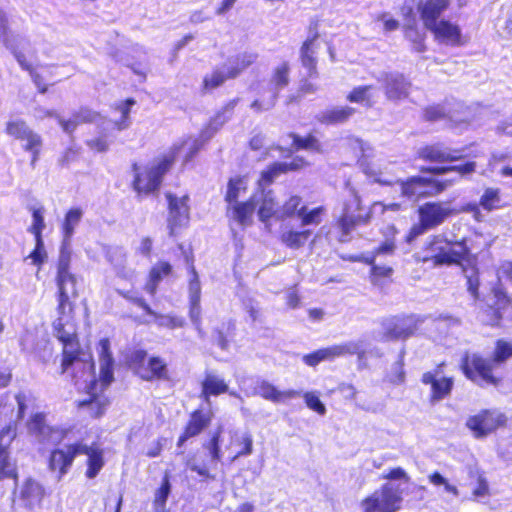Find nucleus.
I'll use <instances>...</instances> for the list:
<instances>
[{
  "label": "nucleus",
  "instance_id": "c85d7f7f",
  "mask_svg": "<svg viewBox=\"0 0 512 512\" xmlns=\"http://www.w3.org/2000/svg\"><path fill=\"white\" fill-rule=\"evenodd\" d=\"M10 432V426H6L0 430V480L14 479L17 480L18 472L16 466L11 462L10 444L3 443V438Z\"/></svg>",
  "mask_w": 512,
  "mask_h": 512
},
{
  "label": "nucleus",
  "instance_id": "7ed1b4c3",
  "mask_svg": "<svg viewBox=\"0 0 512 512\" xmlns=\"http://www.w3.org/2000/svg\"><path fill=\"white\" fill-rule=\"evenodd\" d=\"M68 434L69 429L60 431L58 444L50 451L48 457L49 469L57 472L61 478L69 472L76 457L85 455V477L96 478L105 466L104 449L96 442L88 445L81 439L69 441Z\"/></svg>",
  "mask_w": 512,
  "mask_h": 512
},
{
  "label": "nucleus",
  "instance_id": "dca6fc26",
  "mask_svg": "<svg viewBox=\"0 0 512 512\" xmlns=\"http://www.w3.org/2000/svg\"><path fill=\"white\" fill-rule=\"evenodd\" d=\"M309 165L302 156H294L290 162L274 161L267 165L259 174L256 181L257 188L264 191L270 187L278 177L289 172H298Z\"/></svg>",
  "mask_w": 512,
  "mask_h": 512
},
{
  "label": "nucleus",
  "instance_id": "7c9ffc66",
  "mask_svg": "<svg viewBox=\"0 0 512 512\" xmlns=\"http://www.w3.org/2000/svg\"><path fill=\"white\" fill-rule=\"evenodd\" d=\"M356 110L350 106H335L322 111L317 121L325 126L340 125L348 122Z\"/></svg>",
  "mask_w": 512,
  "mask_h": 512
},
{
  "label": "nucleus",
  "instance_id": "8fccbe9b",
  "mask_svg": "<svg viewBox=\"0 0 512 512\" xmlns=\"http://www.w3.org/2000/svg\"><path fill=\"white\" fill-rule=\"evenodd\" d=\"M86 146L94 153H106L111 144L110 137L103 132L85 142Z\"/></svg>",
  "mask_w": 512,
  "mask_h": 512
},
{
  "label": "nucleus",
  "instance_id": "f257e3e1",
  "mask_svg": "<svg viewBox=\"0 0 512 512\" xmlns=\"http://www.w3.org/2000/svg\"><path fill=\"white\" fill-rule=\"evenodd\" d=\"M415 158L422 162L434 164L419 167V175L409 176L399 180L400 195L408 200L418 202L423 199L435 198L444 193L452 181L436 176L456 173L466 177L476 171L475 161H465L454 164L464 158L462 150H449L440 143H430L420 147Z\"/></svg>",
  "mask_w": 512,
  "mask_h": 512
},
{
  "label": "nucleus",
  "instance_id": "f8f14e48",
  "mask_svg": "<svg viewBox=\"0 0 512 512\" xmlns=\"http://www.w3.org/2000/svg\"><path fill=\"white\" fill-rule=\"evenodd\" d=\"M5 132L13 139L23 142L22 149L30 154V166L34 169L44 146L42 136L31 129L23 119L9 120Z\"/></svg>",
  "mask_w": 512,
  "mask_h": 512
},
{
  "label": "nucleus",
  "instance_id": "338daca9",
  "mask_svg": "<svg viewBox=\"0 0 512 512\" xmlns=\"http://www.w3.org/2000/svg\"><path fill=\"white\" fill-rule=\"evenodd\" d=\"M186 467L190 471L195 472L197 475L201 476L206 480H213L215 478L214 475L210 473L209 469L206 466H200L194 463L187 462Z\"/></svg>",
  "mask_w": 512,
  "mask_h": 512
},
{
  "label": "nucleus",
  "instance_id": "a18cd8bd",
  "mask_svg": "<svg viewBox=\"0 0 512 512\" xmlns=\"http://www.w3.org/2000/svg\"><path fill=\"white\" fill-rule=\"evenodd\" d=\"M290 66L289 63L284 61L276 66L272 72L271 82L277 88L286 87L289 82Z\"/></svg>",
  "mask_w": 512,
  "mask_h": 512
},
{
  "label": "nucleus",
  "instance_id": "5701e85b",
  "mask_svg": "<svg viewBox=\"0 0 512 512\" xmlns=\"http://www.w3.org/2000/svg\"><path fill=\"white\" fill-rule=\"evenodd\" d=\"M98 382L92 380L87 386V393L89 397L87 399L77 402L78 409H86L87 415L91 419L101 418L110 404V400L101 391H97Z\"/></svg>",
  "mask_w": 512,
  "mask_h": 512
},
{
  "label": "nucleus",
  "instance_id": "09e8293b",
  "mask_svg": "<svg viewBox=\"0 0 512 512\" xmlns=\"http://www.w3.org/2000/svg\"><path fill=\"white\" fill-rule=\"evenodd\" d=\"M373 85H361L354 87L346 96L347 101L351 103H366L371 104L370 91Z\"/></svg>",
  "mask_w": 512,
  "mask_h": 512
},
{
  "label": "nucleus",
  "instance_id": "774afa93",
  "mask_svg": "<svg viewBox=\"0 0 512 512\" xmlns=\"http://www.w3.org/2000/svg\"><path fill=\"white\" fill-rule=\"evenodd\" d=\"M166 442V439L163 437L158 438L152 445L151 448H149L145 455L148 458H156L159 457L163 451L164 444Z\"/></svg>",
  "mask_w": 512,
  "mask_h": 512
},
{
  "label": "nucleus",
  "instance_id": "20e7f679",
  "mask_svg": "<svg viewBox=\"0 0 512 512\" xmlns=\"http://www.w3.org/2000/svg\"><path fill=\"white\" fill-rule=\"evenodd\" d=\"M415 259L419 263L442 267L460 265L464 261L476 260V257L467 237L450 240L445 233H436L425 240Z\"/></svg>",
  "mask_w": 512,
  "mask_h": 512
},
{
  "label": "nucleus",
  "instance_id": "39448f33",
  "mask_svg": "<svg viewBox=\"0 0 512 512\" xmlns=\"http://www.w3.org/2000/svg\"><path fill=\"white\" fill-rule=\"evenodd\" d=\"M185 142L173 146L167 153L162 154L153 164H131L132 179L130 186L139 199L158 195L165 175L173 167L179 151Z\"/></svg>",
  "mask_w": 512,
  "mask_h": 512
},
{
  "label": "nucleus",
  "instance_id": "a19ab883",
  "mask_svg": "<svg viewBox=\"0 0 512 512\" xmlns=\"http://www.w3.org/2000/svg\"><path fill=\"white\" fill-rule=\"evenodd\" d=\"M136 101L133 98H127L115 105V109L120 112L121 118L115 121L114 126L117 130H125L130 125V111Z\"/></svg>",
  "mask_w": 512,
  "mask_h": 512
},
{
  "label": "nucleus",
  "instance_id": "37998d69",
  "mask_svg": "<svg viewBox=\"0 0 512 512\" xmlns=\"http://www.w3.org/2000/svg\"><path fill=\"white\" fill-rule=\"evenodd\" d=\"M32 224L28 228V232L31 233L34 238H43L42 233L45 229L44 221V208L43 207H31Z\"/></svg>",
  "mask_w": 512,
  "mask_h": 512
},
{
  "label": "nucleus",
  "instance_id": "864d4df0",
  "mask_svg": "<svg viewBox=\"0 0 512 512\" xmlns=\"http://www.w3.org/2000/svg\"><path fill=\"white\" fill-rule=\"evenodd\" d=\"M466 289L474 300L480 299V273L479 270L474 267L471 274L466 275Z\"/></svg>",
  "mask_w": 512,
  "mask_h": 512
},
{
  "label": "nucleus",
  "instance_id": "c9c22d12",
  "mask_svg": "<svg viewBox=\"0 0 512 512\" xmlns=\"http://www.w3.org/2000/svg\"><path fill=\"white\" fill-rule=\"evenodd\" d=\"M258 218L263 223H268L272 218L278 220L279 206L275 197L271 195V191L266 193L260 200L258 210Z\"/></svg>",
  "mask_w": 512,
  "mask_h": 512
},
{
  "label": "nucleus",
  "instance_id": "f3484780",
  "mask_svg": "<svg viewBox=\"0 0 512 512\" xmlns=\"http://www.w3.org/2000/svg\"><path fill=\"white\" fill-rule=\"evenodd\" d=\"M507 203L502 198L501 189L497 187H486L481 194L478 203L469 202L462 206V212L470 213L476 222L483 221L482 210L490 213L504 209Z\"/></svg>",
  "mask_w": 512,
  "mask_h": 512
},
{
  "label": "nucleus",
  "instance_id": "79ce46f5",
  "mask_svg": "<svg viewBox=\"0 0 512 512\" xmlns=\"http://www.w3.org/2000/svg\"><path fill=\"white\" fill-rule=\"evenodd\" d=\"M82 211L80 208H71L65 214L64 221L62 223V232L65 238H70L74 233L75 227L80 222Z\"/></svg>",
  "mask_w": 512,
  "mask_h": 512
},
{
  "label": "nucleus",
  "instance_id": "473e14b6",
  "mask_svg": "<svg viewBox=\"0 0 512 512\" xmlns=\"http://www.w3.org/2000/svg\"><path fill=\"white\" fill-rule=\"evenodd\" d=\"M173 273V266L165 260H160L156 264H154L149 272L147 281L145 283L144 289L151 296L156 294L159 283L165 278Z\"/></svg>",
  "mask_w": 512,
  "mask_h": 512
},
{
  "label": "nucleus",
  "instance_id": "e433bc0d",
  "mask_svg": "<svg viewBox=\"0 0 512 512\" xmlns=\"http://www.w3.org/2000/svg\"><path fill=\"white\" fill-rule=\"evenodd\" d=\"M312 235L310 229L295 230L289 229L283 231L279 239L280 241L290 249H299L303 247Z\"/></svg>",
  "mask_w": 512,
  "mask_h": 512
},
{
  "label": "nucleus",
  "instance_id": "c756f323",
  "mask_svg": "<svg viewBox=\"0 0 512 512\" xmlns=\"http://www.w3.org/2000/svg\"><path fill=\"white\" fill-rule=\"evenodd\" d=\"M450 0H426L420 7V17L426 29L439 22V17L449 7Z\"/></svg>",
  "mask_w": 512,
  "mask_h": 512
},
{
  "label": "nucleus",
  "instance_id": "6e6d98bb",
  "mask_svg": "<svg viewBox=\"0 0 512 512\" xmlns=\"http://www.w3.org/2000/svg\"><path fill=\"white\" fill-rule=\"evenodd\" d=\"M304 398L306 406L313 410L314 412L318 413L319 415H324L326 413V407L321 402L318 395L314 392H301V396Z\"/></svg>",
  "mask_w": 512,
  "mask_h": 512
},
{
  "label": "nucleus",
  "instance_id": "1a4fd4ad",
  "mask_svg": "<svg viewBox=\"0 0 512 512\" xmlns=\"http://www.w3.org/2000/svg\"><path fill=\"white\" fill-rule=\"evenodd\" d=\"M492 303H485L480 307L484 325L491 328H500L504 320L512 322V296L502 286L491 289Z\"/></svg>",
  "mask_w": 512,
  "mask_h": 512
},
{
  "label": "nucleus",
  "instance_id": "6e6552de",
  "mask_svg": "<svg viewBox=\"0 0 512 512\" xmlns=\"http://www.w3.org/2000/svg\"><path fill=\"white\" fill-rule=\"evenodd\" d=\"M421 318L413 313L391 315L381 321L383 342L406 341L418 333Z\"/></svg>",
  "mask_w": 512,
  "mask_h": 512
},
{
  "label": "nucleus",
  "instance_id": "49530a36",
  "mask_svg": "<svg viewBox=\"0 0 512 512\" xmlns=\"http://www.w3.org/2000/svg\"><path fill=\"white\" fill-rule=\"evenodd\" d=\"M114 361L100 362L99 379H96L100 385V391L105 389L114 381Z\"/></svg>",
  "mask_w": 512,
  "mask_h": 512
},
{
  "label": "nucleus",
  "instance_id": "c03bdc74",
  "mask_svg": "<svg viewBox=\"0 0 512 512\" xmlns=\"http://www.w3.org/2000/svg\"><path fill=\"white\" fill-rule=\"evenodd\" d=\"M365 264L370 265V278L373 282L389 279L393 275V268L390 266L376 265L374 256L366 258Z\"/></svg>",
  "mask_w": 512,
  "mask_h": 512
},
{
  "label": "nucleus",
  "instance_id": "ea45409f",
  "mask_svg": "<svg viewBox=\"0 0 512 512\" xmlns=\"http://www.w3.org/2000/svg\"><path fill=\"white\" fill-rule=\"evenodd\" d=\"M493 362L500 367L512 358V341L507 339H497L490 357Z\"/></svg>",
  "mask_w": 512,
  "mask_h": 512
},
{
  "label": "nucleus",
  "instance_id": "13d9d810",
  "mask_svg": "<svg viewBox=\"0 0 512 512\" xmlns=\"http://www.w3.org/2000/svg\"><path fill=\"white\" fill-rule=\"evenodd\" d=\"M0 41L8 46L11 41V30L7 13L0 9Z\"/></svg>",
  "mask_w": 512,
  "mask_h": 512
},
{
  "label": "nucleus",
  "instance_id": "680f3d73",
  "mask_svg": "<svg viewBox=\"0 0 512 512\" xmlns=\"http://www.w3.org/2000/svg\"><path fill=\"white\" fill-rule=\"evenodd\" d=\"M430 229L428 226L419 220L417 223L413 224L410 229L407 231L404 241L408 244H411L416 238L423 235Z\"/></svg>",
  "mask_w": 512,
  "mask_h": 512
},
{
  "label": "nucleus",
  "instance_id": "5fc2aeb1",
  "mask_svg": "<svg viewBox=\"0 0 512 512\" xmlns=\"http://www.w3.org/2000/svg\"><path fill=\"white\" fill-rule=\"evenodd\" d=\"M34 240L35 247L28 255V258L31 259L33 265L40 268L44 264L47 258V254L45 251L43 238H34Z\"/></svg>",
  "mask_w": 512,
  "mask_h": 512
},
{
  "label": "nucleus",
  "instance_id": "6ab92c4d",
  "mask_svg": "<svg viewBox=\"0 0 512 512\" xmlns=\"http://www.w3.org/2000/svg\"><path fill=\"white\" fill-rule=\"evenodd\" d=\"M458 212L457 209L447 206L442 201H428L417 208L418 219L424 222L430 230L439 227Z\"/></svg>",
  "mask_w": 512,
  "mask_h": 512
},
{
  "label": "nucleus",
  "instance_id": "052dcab7",
  "mask_svg": "<svg viewBox=\"0 0 512 512\" xmlns=\"http://www.w3.org/2000/svg\"><path fill=\"white\" fill-rule=\"evenodd\" d=\"M80 149L78 147H67L58 159V164L61 167H68L70 164L78 160Z\"/></svg>",
  "mask_w": 512,
  "mask_h": 512
},
{
  "label": "nucleus",
  "instance_id": "ddd939ff",
  "mask_svg": "<svg viewBox=\"0 0 512 512\" xmlns=\"http://www.w3.org/2000/svg\"><path fill=\"white\" fill-rule=\"evenodd\" d=\"M324 206L308 209L301 196L292 194L279 206L278 221L299 218L302 226L319 225L325 214Z\"/></svg>",
  "mask_w": 512,
  "mask_h": 512
},
{
  "label": "nucleus",
  "instance_id": "de8ad7c7",
  "mask_svg": "<svg viewBox=\"0 0 512 512\" xmlns=\"http://www.w3.org/2000/svg\"><path fill=\"white\" fill-rule=\"evenodd\" d=\"M221 428H217L210 436L209 440L206 444H204V448H206L210 454V457L213 461L219 462L222 459V451H221Z\"/></svg>",
  "mask_w": 512,
  "mask_h": 512
},
{
  "label": "nucleus",
  "instance_id": "72a5a7b5",
  "mask_svg": "<svg viewBox=\"0 0 512 512\" xmlns=\"http://www.w3.org/2000/svg\"><path fill=\"white\" fill-rule=\"evenodd\" d=\"M409 87L403 75H390L385 79L384 91L388 99L401 100L409 95Z\"/></svg>",
  "mask_w": 512,
  "mask_h": 512
},
{
  "label": "nucleus",
  "instance_id": "4c0bfd02",
  "mask_svg": "<svg viewBox=\"0 0 512 512\" xmlns=\"http://www.w3.org/2000/svg\"><path fill=\"white\" fill-rule=\"evenodd\" d=\"M229 445H235L240 447V449L230 457V462H234L240 457H245L252 454L253 437L250 433L239 435L237 432H234L230 435Z\"/></svg>",
  "mask_w": 512,
  "mask_h": 512
},
{
  "label": "nucleus",
  "instance_id": "b1692460",
  "mask_svg": "<svg viewBox=\"0 0 512 512\" xmlns=\"http://www.w3.org/2000/svg\"><path fill=\"white\" fill-rule=\"evenodd\" d=\"M353 353L354 349L351 344H335L305 354L302 357V361L309 367H315L323 361H334L337 358L352 355Z\"/></svg>",
  "mask_w": 512,
  "mask_h": 512
},
{
  "label": "nucleus",
  "instance_id": "bf43d9fd",
  "mask_svg": "<svg viewBox=\"0 0 512 512\" xmlns=\"http://www.w3.org/2000/svg\"><path fill=\"white\" fill-rule=\"evenodd\" d=\"M445 117L446 113L441 105H429L423 109V118L426 121L434 122Z\"/></svg>",
  "mask_w": 512,
  "mask_h": 512
},
{
  "label": "nucleus",
  "instance_id": "603ef678",
  "mask_svg": "<svg viewBox=\"0 0 512 512\" xmlns=\"http://www.w3.org/2000/svg\"><path fill=\"white\" fill-rule=\"evenodd\" d=\"M118 294L127 300L128 302L138 306L141 308L145 315L148 316H155V312L152 310L148 302L142 297V296H133L129 291L127 290H118Z\"/></svg>",
  "mask_w": 512,
  "mask_h": 512
},
{
  "label": "nucleus",
  "instance_id": "a211bd4d",
  "mask_svg": "<svg viewBox=\"0 0 512 512\" xmlns=\"http://www.w3.org/2000/svg\"><path fill=\"white\" fill-rule=\"evenodd\" d=\"M165 198L167 200L168 210L167 226L169 235L173 237L176 234L177 228L181 227L189 221L190 197L188 194L178 197L172 192H166Z\"/></svg>",
  "mask_w": 512,
  "mask_h": 512
},
{
  "label": "nucleus",
  "instance_id": "0eeeda50",
  "mask_svg": "<svg viewBox=\"0 0 512 512\" xmlns=\"http://www.w3.org/2000/svg\"><path fill=\"white\" fill-rule=\"evenodd\" d=\"M258 59L257 53L242 52L228 59L223 68L215 67L206 74L201 83V91L206 94L221 87L227 80L236 79Z\"/></svg>",
  "mask_w": 512,
  "mask_h": 512
},
{
  "label": "nucleus",
  "instance_id": "e2e57ef3",
  "mask_svg": "<svg viewBox=\"0 0 512 512\" xmlns=\"http://www.w3.org/2000/svg\"><path fill=\"white\" fill-rule=\"evenodd\" d=\"M98 357L100 362L114 361L110 340L106 337L101 338L98 342Z\"/></svg>",
  "mask_w": 512,
  "mask_h": 512
},
{
  "label": "nucleus",
  "instance_id": "2f4dec72",
  "mask_svg": "<svg viewBox=\"0 0 512 512\" xmlns=\"http://www.w3.org/2000/svg\"><path fill=\"white\" fill-rule=\"evenodd\" d=\"M288 138L292 140L289 151H309L314 153H322L323 146L318 137L313 133H307L305 136H301L295 132H288L286 134Z\"/></svg>",
  "mask_w": 512,
  "mask_h": 512
},
{
  "label": "nucleus",
  "instance_id": "cd10ccee",
  "mask_svg": "<svg viewBox=\"0 0 512 512\" xmlns=\"http://www.w3.org/2000/svg\"><path fill=\"white\" fill-rule=\"evenodd\" d=\"M257 394L261 398L277 404L299 398L301 396V391L295 389L280 391L272 383L263 380L257 386Z\"/></svg>",
  "mask_w": 512,
  "mask_h": 512
},
{
  "label": "nucleus",
  "instance_id": "3c124183",
  "mask_svg": "<svg viewBox=\"0 0 512 512\" xmlns=\"http://www.w3.org/2000/svg\"><path fill=\"white\" fill-rule=\"evenodd\" d=\"M170 491H171V484H170L169 476L164 475L159 488L155 492L154 501H153L154 505L164 508V506L166 505L168 496L170 494Z\"/></svg>",
  "mask_w": 512,
  "mask_h": 512
},
{
  "label": "nucleus",
  "instance_id": "412c9836",
  "mask_svg": "<svg viewBox=\"0 0 512 512\" xmlns=\"http://www.w3.org/2000/svg\"><path fill=\"white\" fill-rule=\"evenodd\" d=\"M309 36L303 41L300 47V62L307 70L310 78L318 77L317 57H316V42L320 37L318 31V22L313 21L308 27Z\"/></svg>",
  "mask_w": 512,
  "mask_h": 512
},
{
  "label": "nucleus",
  "instance_id": "2eb2a0df",
  "mask_svg": "<svg viewBox=\"0 0 512 512\" xmlns=\"http://www.w3.org/2000/svg\"><path fill=\"white\" fill-rule=\"evenodd\" d=\"M401 490L385 483L379 492H374L362 500L363 512H396L402 503Z\"/></svg>",
  "mask_w": 512,
  "mask_h": 512
},
{
  "label": "nucleus",
  "instance_id": "4468645a",
  "mask_svg": "<svg viewBox=\"0 0 512 512\" xmlns=\"http://www.w3.org/2000/svg\"><path fill=\"white\" fill-rule=\"evenodd\" d=\"M446 366V361H442L436 364L434 369L424 372L421 376V383L430 387L428 400L431 404L450 397L454 389V377L444 375Z\"/></svg>",
  "mask_w": 512,
  "mask_h": 512
},
{
  "label": "nucleus",
  "instance_id": "9d476101",
  "mask_svg": "<svg viewBox=\"0 0 512 512\" xmlns=\"http://www.w3.org/2000/svg\"><path fill=\"white\" fill-rule=\"evenodd\" d=\"M134 373L144 381L169 380L166 361L159 356H148L144 349L134 350L129 358Z\"/></svg>",
  "mask_w": 512,
  "mask_h": 512
},
{
  "label": "nucleus",
  "instance_id": "423d86ee",
  "mask_svg": "<svg viewBox=\"0 0 512 512\" xmlns=\"http://www.w3.org/2000/svg\"><path fill=\"white\" fill-rule=\"evenodd\" d=\"M497 368L491 358L480 353L465 352L459 363L465 378L480 386L497 387L503 382V376L497 373Z\"/></svg>",
  "mask_w": 512,
  "mask_h": 512
},
{
  "label": "nucleus",
  "instance_id": "f03ea898",
  "mask_svg": "<svg viewBox=\"0 0 512 512\" xmlns=\"http://www.w3.org/2000/svg\"><path fill=\"white\" fill-rule=\"evenodd\" d=\"M57 318L52 327L57 340L62 344L60 374H64L71 366L81 360L83 350L77 333L65 331V325L73 318L75 300L79 296L77 278L70 272L69 258H61L57 265L55 277Z\"/></svg>",
  "mask_w": 512,
  "mask_h": 512
},
{
  "label": "nucleus",
  "instance_id": "aec40b11",
  "mask_svg": "<svg viewBox=\"0 0 512 512\" xmlns=\"http://www.w3.org/2000/svg\"><path fill=\"white\" fill-rule=\"evenodd\" d=\"M212 419L213 412L210 410L204 411L201 408H196L191 411L177 439L176 446L181 448L189 439L202 434L211 425Z\"/></svg>",
  "mask_w": 512,
  "mask_h": 512
},
{
  "label": "nucleus",
  "instance_id": "4be33fe9",
  "mask_svg": "<svg viewBox=\"0 0 512 512\" xmlns=\"http://www.w3.org/2000/svg\"><path fill=\"white\" fill-rule=\"evenodd\" d=\"M427 30L432 33L434 39L439 43L452 47H460L466 44L460 26L450 20L441 19Z\"/></svg>",
  "mask_w": 512,
  "mask_h": 512
},
{
  "label": "nucleus",
  "instance_id": "393cba45",
  "mask_svg": "<svg viewBox=\"0 0 512 512\" xmlns=\"http://www.w3.org/2000/svg\"><path fill=\"white\" fill-rule=\"evenodd\" d=\"M229 392L228 382L218 374L207 371L200 382L199 397L206 403L210 402L211 397H218Z\"/></svg>",
  "mask_w": 512,
  "mask_h": 512
},
{
  "label": "nucleus",
  "instance_id": "9b49d317",
  "mask_svg": "<svg viewBox=\"0 0 512 512\" xmlns=\"http://www.w3.org/2000/svg\"><path fill=\"white\" fill-rule=\"evenodd\" d=\"M508 424V417L505 413L496 408L480 409L477 413L470 415L465 422L466 428L475 439H484L503 429Z\"/></svg>",
  "mask_w": 512,
  "mask_h": 512
},
{
  "label": "nucleus",
  "instance_id": "a878e982",
  "mask_svg": "<svg viewBox=\"0 0 512 512\" xmlns=\"http://www.w3.org/2000/svg\"><path fill=\"white\" fill-rule=\"evenodd\" d=\"M371 220V212L364 215H353L342 212L335 220L334 226L339 232V241H349L350 233L358 226L367 225Z\"/></svg>",
  "mask_w": 512,
  "mask_h": 512
},
{
  "label": "nucleus",
  "instance_id": "0e129e2a",
  "mask_svg": "<svg viewBox=\"0 0 512 512\" xmlns=\"http://www.w3.org/2000/svg\"><path fill=\"white\" fill-rule=\"evenodd\" d=\"M189 315L194 324H199L201 321V307H200V296L197 292L191 297Z\"/></svg>",
  "mask_w": 512,
  "mask_h": 512
},
{
  "label": "nucleus",
  "instance_id": "f704fd0d",
  "mask_svg": "<svg viewBox=\"0 0 512 512\" xmlns=\"http://www.w3.org/2000/svg\"><path fill=\"white\" fill-rule=\"evenodd\" d=\"M43 496L44 489L38 482L31 479L24 482L20 492V498L27 507L32 508L36 504H40Z\"/></svg>",
  "mask_w": 512,
  "mask_h": 512
},
{
  "label": "nucleus",
  "instance_id": "bb28decb",
  "mask_svg": "<svg viewBox=\"0 0 512 512\" xmlns=\"http://www.w3.org/2000/svg\"><path fill=\"white\" fill-rule=\"evenodd\" d=\"M254 212L255 203L251 198L229 204L226 207V216L228 219L241 227H247L252 224Z\"/></svg>",
  "mask_w": 512,
  "mask_h": 512
},
{
  "label": "nucleus",
  "instance_id": "58836bf2",
  "mask_svg": "<svg viewBox=\"0 0 512 512\" xmlns=\"http://www.w3.org/2000/svg\"><path fill=\"white\" fill-rule=\"evenodd\" d=\"M247 191V183L244 176H235L229 178L227 182V190L224 195V200L227 205L238 202L241 193Z\"/></svg>",
  "mask_w": 512,
  "mask_h": 512
},
{
  "label": "nucleus",
  "instance_id": "69168bd1",
  "mask_svg": "<svg viewBox=\"0 0 512 512\" xmlns=\"http://www.w3.org/2000/svg\"><path fill=\"white\" fill-rule=\"evenodd\" d=\"M333 392H338L341 394L344 400H353L357 394V390L354 385L350 383H340Z\"/></svg>",
  "mask_w": 512,
  "mask_h": 512
},
{
  "label": "nucleus",
  "instance_id": "4d7b16f0",
  "mask_svg": "<svg viewBox=\"0 0 512 512\" xmlns=\"http://www.w3.org/2000/svg\"><path fill=\"white\" fill-rule=\"evenodd\" d=\"M73 116L80 126L82 124H91L95 122L100 117V114L88 107H81L73 113Z\"/></svg>",
  "mask_w": 512,
  "mask_h": 512
}]
</instances>
